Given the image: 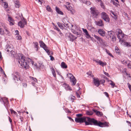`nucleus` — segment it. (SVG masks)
Returning a JSON list of instances; mask_svg holds the SVG:
<instances>
[{"mask_svg": "<svg viewBox=\"0 0 131 131\" xmlns=\"http://www.w3.org/2000/svg\"><path fill=\"white\" fill-rule=\"evenodd\" d=\"M75 121L77 123L85 122L86 125H93L101 127L108 126L107 123H103L100 122H98L95 119L91 118L88 117H83L79 118H75Z\"/></svg>", "mask_w": 131, "mask_h": 131, "instance_id": "nucleus-1", "label": "nucleus"}, {"mask_svg": "<svg viewBox=\"0 0 131 131\" xmlns=\"http://www.w3.org/2000/svg\"><path fill=\"white\" fill-rule=\"evenodd\" d=\"M18 56L19 57L18 62L20 65V67H23L26 69H28L29 66L27 63L28 61V62L31 64L32 65H34L35 66H37V64H34V62L31 59L26 58L22 54H19Z\"/></svg>", "mask_w": 131, "mask_h": 131, "instance_id": "nucleus-2", "label": "nucleus"}, {"mask_svg": "<svg viewBox=\"0 0 131 131\" xmlns=\"http://www.w3.org/2000/svg\"><path fill=\"white\" fill-rule=\"evenodd\" d=\"M6 50L7 52H9L10 56L15 57L16 54L14 51V49L12 45H7L6 46Z\"/></svg>", "mask_w": 131, "mask_h": 131, "instance_id": "nucleus-3", "label": "nucleus"}, {"mask_svg": "<svg viewBox=\"0 0 131 131\" xmlns=\"http://www.w3.org/2000/svg\"><path fill=\"white\" fill-rule=\"evenodd\" d=\"M90 9H91V13L92 14L93 17L94 18H97L99 14V11L94 8L91 7Z\"/></svg>", "mask_w": 131, "mask_h": 131, "instance_id": "nucleus-4", "label": "nucleus"}, {"mask_svg": "<svg viewBox=\"0 0 131 131\" xmlns=\"http://www.w3.org/2000/svg\"><path fill=\"white\" fill-rule=\"evenodd\" d=\"M101 18L106 22H109L110 19L108 15L105 12H103L101 14Z\"/></svg>", "mask_w": 131, "mask_h": 131, "instance_id": "nucleus-5", "label": "nucleus"}, {"mask_svg": "<svg viewBox=\"0 0 131 131\" xmlns=\"http://www.w3.org/2000/svg\"><path fill=\"white\" fill-rule=\"evenodd\" d=\"M122 30L120 29H117L116 30V33L118 38L119 39H122L124 37V35L122 33Z\"/></svg>", "mask_w": 131, "mask_h": 131, "instance_id": "nucleus-6", "label": "nucleus"}, {"mask_svg": "<svg viewBox=\"0 0 131 131\" xmlns=\"http://www.w3.org/2000/svg\"><path fill=\"white\" fill-rule=\"evenodd\" d=\"M70 27L71 28V30L72 32L77 35H79L80 34L76 31L78 30V28L76 26H73L72 25L70 24Z\"/></svg>", "mask_w": 131, "mask_h": 131, "instance_id": "nucleus-7", "label": "nucleus"}, {"mask_svg": "<svg viewBox=\"0 0 131 131\" xmlns=\"http://www.w3.org/2000/svg\"><path fill=\"white\" fill-rule=\"evenodd\" d=\"M65 19L63 20V22L64 24L61 23L59 22L57 23V24L59 26V27L63 29L64 27H65V25L69 27V25L67 23H66L64 22Z\"/></svg>", "mask_w": 131, "mask_h": 131, "instance_id": "nucleus-8", "label": "nucleus"}, {"mask_svg": "<svg viewBox=\"0 0 131 131\" xmlns=\"http://www.w3.org/2000/svg\"><path fill=\"white\" fill-rule=\"evenodd\" d=\"M27 24V21L24 18L18 23V24L20 28H23L24 27L25 25Z\"/></svg>", "mask_w": 131, "mask_h": 131, "instance_id": "nucleus-9", "label": "nucleus"}, {"mask_svg": "<svg viewBox=\"0 0 131 131\" xmlns=\"http://www.w3.org/2000/svg\"><path fill=\"white\" fill-rule=\"evenodd\" d=\"M93 82L94 84L97 87L98 86L100 85L99 81L98 78H93Z\"/></svg>", "mask_w": 131, "mask_h": 131, "instance_id": "nucleus-10", "label": "nucleus"}, {"mask_svg": "<svg viewBox=\"0 0 131 131\" xmlns=\"http://www.w3.org/2000/svg\"><path fill=\"white\" fill-rule=\"evenodd\" d=\"M123 64H124L126 65H127L128 67L131 69V62L129 61H124L122 62Z\"/></svg>", "mask_w": 131, "mask_h": 131, "instance_id": "nucleus-11", "label": "nucleus"}, {"mask_svg": "<svg viewBox=\"0 0 131 131\" xmlns=\"http://www.w3.org/2000/svg\"><path fill=\"white\" fill-rule=\"evenodd\" d=\"M95 23L96 25L100 26H103L104 25L103 21L101 20L99 21H95Z\"/></svg>", "mask_w": 131, "mask_h": 131, "instance_id": "nucleus-12", "label": "nucleus"}, {"mask_svg": "<svg viewBox=\"0 0 131 131\" xmlns=\"http://www.w3.org/2000/svg\"><path fill=\"white\" fill-rule=\"evenodd\" d=\"M98 32L100 35L104 37L105 35V32L103 29H99Z\"/></svg>", "mask_w": 131, "mask_h": 131, "instance_id": "nucleus-13", "label": "nucleus"}, {"mask_svg": "<svg viewBox=\"0 0 131 131\" xmlns=\"http://www.w3.org/2000/svg\"><path fill=\"white\" fill-rule=\"evenodd\" d=\"M94 37L98 40L101 43H103V40L99 37L94 35Z\"/></svg>", "mask_w": 131, "mask_h": 131, "instance_id": "nucleus-14", "label": "nucleus"}, {"mask_svg": "<svg viewBox=\"0 0 131 131\" xmlns=\"http://www.w3.org/2000/svg\"><path fill=\"white\" fill-rule=\"evenodd\" d=\"M43 49L47 53L48 55H50L52 54V52L50 51V50L49 49V48L47 47V46L44 47Z\"/></svg>", "mask_w": 131, "mask_h": 131, "instance_id": "nucleus-15", "label": "nucleus"}, {"mask_svg": "<svg viewBox=\"0 0 131 131\" xmlns=\"http://www.w3.org/2000/svg\"><path fill=\"white\" fill-rule=\"evenodd\" d=\"M72 83V85H74L76 83V79L74 77H73V78H71L70 79Z\"/></svg>", "mask_w": 131, "mask_h": 131, "instance_id": "nucleus-16", "label": "nucleus"}, {"mask_svg": "<svg viewBox=\"0 0 131 131\" xmlns=\"http://www.w3.org/2000/svg\"><path fill=\"white\" fill-rule=\"evenodd\" d=\"M82 30L84 32V33L86 35V37L87 38H89L90 37V35L89 34L87 30L86 29L82 28Z\"/></svg>", "mask_w": 131, "mask_h": 131, "instance_id": "nucleus-17", "label": "nucleus"}, {"mask_svg": "<svg viewBox=\"0 0 131 131\" xmlns=\"http://www.w3.org/2000/svg\"><path fill=\"white\" fill-rule=\"evenodd\" d=\"M114 32L112 31H108L107 35L108 38L109 39L110 38H111L112 36L114 35Z\"/></svg>", "mask_w": 131, "mask_h": 131, "instance_id": "nucleus-18", "label": "nucleus"}, {"mask_svg": "<svg viewBox=\"0 0 131 131\" xmlns=\"http://www.w3.org/2000/svg\"><path fill=\"white\" fill-rule=\"evenodd\" d=\"M8 20L10 22V25H14L13 22L14 20L10 16H9Z\"/></svg>", "mask_w": 131, "mask_h": 131, "instance_id": "nucleus-19", "label": "nucleus"}, {"mask_svg": "<svg viewBox=\"0 0 131 131\" xmlns=\"http://www.w3.org/2000/svg\"><path fill=\"white\" fill-rule=\"evenodd\" d=\"M93 111L97 115L99 116H101L102 114V112H100L98 111L95 110H93Z\"/></svg>", "mask_w": 131, "mask_h": 131, "instance_id": "nucleus-20", "label": "nucleus"}, {"mask_svg": "<svg viewBox=\"0 0 131 131\" xmlns=\"http://www.w3.org/2000/svg\"><path fill=\"white\" fill-rule=\"evenodd\" d=\"M80 1L83 2V3L86 4V5H90L91 4V3L87 0H79Z\"/></svg>", "mask_w": 131, "mask_h": 131, "instance_id": "nucleus-21", "label": "nucleus"}, {"mask_svg": "<svg viewBox=\"0 0 131 131\" xmlns=\"http://www.w3.org/2000/svg\"><path fill=\"white\" fill-rule=\"evenodd\" d=\"M56 10V12L58 13V14H61V15H63V13L61 11L60 9L57 7H56L55 8Z\"/></svg>", "mask_w": 131, "mask_h": 131, "instance_id": "nucleus-22", "label": "nucleus"}, {"mask_svg": "<svg viewBox=\"0 0 131 131\" xmlns=\"http://www.w3.org/2000/svg\"><path fill=\"white\" fill-rule=\"evenodd\" d=\"M77 38V37H75L72 34L71 35V36H70V37L69 38V39L70 41H73L74 40L76 39Z\"/></svg>", "mask_w": 131, "mask_h": 131, "instance_id": "nucleus-23", "label": "nucleus"}, {"mask_svg": "<svg viewBox=\"0 0 131 131\" xmlns=\"http://www.w3.org/2000/svg\"><path fill=\"white\" fill-rule=\"evenodd\" d=\"M15 6L16 8H18L20 6V3L18 1H17L15 2Z\"/></svg>", "mask_w": 131, "mask_h": 131, "instance_id": "nucleus-24", "label": "nucleus"}, {"mask_svg": "<svg viewBox=\"0 0 131 131\" xmlns=\"http://www.w3.org/2000/svg\"><path fill=\"white\" fill-rule=\"evenodd\" d=\"M63 86L64 87L65 89L67 90H71L70 87L69 86V85L67 84H64L63 85Z\"/></svg>", "mask_w": 131, "mask_h": 131, "instance_id": "nucleus-25", "label": "nucleus"}, {"mask_svg": "<svg viewBox=\"0 0 131 131\" xmlns=\"http://www.w3.org/2000/svg\"><path fill=\"white\" fill-rule=\"evenodd\" d=\"M61 66L63 68L66 69L67 67V66L64 62H62L61 64Z\"/></svg>", "mask_w": 131, "mask_h": 131, "instance_id": "nucleus-26", "label": "nucleus"}, {"mask_svg": "<svg viewBox=\"0 0 131 131\" xmlns=\"http://www.w3.org/2000/svg\"><path fill=\"white\" fill-rule=\"evenodd\" d=\"M51 70L53 76L55 77H56V72L54 69L53 67L51 68Z\"/></svg>", "mask_w": 131, "mask_h": 131, "instance_id": "nucleus-27", "label": "nucleus"}, {"mask_svg": "<svg viewBox=\"0 0 131 131\" xmlns=\"http://www.w3.org/2000/svg\"><path fill=\"white\" fill-rule=\"evenodd\" d=\"M39 43L40 44V46L43 48L46 46L44 43L42 41H40L39 42Z\"/></svg>", "mask_w": 131, "mask_h": 131, "instance_id": "nucleus-28", "label": "nucleus"}, {"mask_svg": "<svg viewBox=\"0 0 131 131\" xmlns=\"http://www.w3.org/2000/svg\"><path fill=\"white\" fill-rule=\"evenodd\" d=\"M1 100L4 103V104H7L8 103L7 99L5 97L2 98L1 99Z\"/></svg>", "mask_w": 131, "mask_h": 131, "instance_id": "nucleus-29", "label": "nucleus"}, {"mask_svg": "<svg viewBox=\"0 0 131 131\" xmlns=\"http://www.w3.org/2000/svg\"><path fill=\"white\" fill-rule=\"evenodd\" d=\"M115 52L118 54L119 55L120 54V51L119 49L117 47H115Z\"/></svg>", "mask_w": 131, "mask_h": 131, "instance_id": "nucleus-30", "label": "nucleus"}, {"mask_svg": "<svg viewBox=\"0 0 131 131\" xmlns=\"http://www.w3.org/2000/svg\"><path fill=\"white\" fill-rule=\"evenodd\" d=\"M69 100L73 102V100L75 99V97L73 96L72 95L69 97Z\"/></svg>", "mask_w": 131, "mask_h": 131, "instance_id": "nucleus-31", "label": "nucleus"}, {"mask_svg": "<svg viewBox=\"0 0 131 131\" xmlns=\"http://www.w3.org/2000/svg\"><path fill=\"white\" fill-rule=\"evenodd\" d=\"M13 78L14 80L16 82L17 81H18L19 80H20L18 79V77L16 76V75H14Z\"/></svg>", "mask_w": 131, "mask_h": 131, "instance_id": "nucleus-32", "label": "nucleus"}, {"mask_svg": "<svg viewBox=\"0 0 131 131\" xmlns=\"http://www.w3.org/2000/svg\"><path fill=\"white\" fill-rule=\"evenodd\" d=\"M110 84L112 86V88H114V86L116 87L115 85L113 82L111 80H110Z\"/></svg>", "mask_w": 131, "mask_h": 131, "instance_id": "nucleus-33", "label": "nucleus"}, {"mask_svg": "<svg viewBox=\"0 0 131 131\" xmlns=\"http://www.w3.org/2000/svg\"><path fill=\"white\" fill-rule=\"evenodd\" d=\"M33 43L34 44L35 47L37 48L36 50H38V43L36 42H33Z\"/></svg>", "mask_w": 131, "mask_h": 131, "instance_id": "nucleus-34", "label": "nucleus"}, {"mask_svg": "<svg viewBox=\"0 0 131 131\" xmlns=\"http://www.w3.org/2000/svg\"><path fill=\"white\" fill-rule=\"evenodd\" d=\"M67 77L69 78L70 79L71 78H73V77H74L72 74L70 73H69L67 74Z\"/></svg>", "mask_w": 131, "mask_h": 131, "instance_id": "nucleus-35", "label": "nucleus"}, {"mask_svg": "<svg viewBox=\"0 0 131 131\" xmlns=\"http://www.w3.org/2000/svg\"><path fill=\"white\" fill-rule=\"evenodd\" d=\"M14 75H16V76H17V77H18V78L19 80H20V81H21V80L20 79V75L19 73L18 72H16L15 74Z\"/></svg>", "mask_w": 131, "mask_h": 131, "instance_id": "nucleus-36", "label": "nucleus"}, {"mask_svg": "<svg viewBox=\"0 0 131 131\" xmlns=\"http://www.w3.org/2000/svg\"><path fill=\"white\" fill-rule=\"evenodd\" d=\"M54 29H56L57 30V31H58L60 32V29L58 28L56 26H55L54 25ZM62 34L61 33H60V34Z\"/></svg>", "mask_w": 131, "mask_h": 131, "instance_id": "nucleus-37", "label": "nucleus"}, {"mask_svg": "<svg viewBox=\"0 0 131 131\" xmlns=\"http://www.w3.org/2000/svg\"><path fill=\"white\" fill-rule=\"evenodd\" d=\"M93 112L92 111H88L86 112V113L87 114L89 115H91L93 114Z\"/></svg>", "mask_w": 131, "mask_h": 131, "instance_id": "nucleus-38", "label": "nucleus"}, {"mask_svg": "<svg viewBox=\"0 0 131 131\" xmlns=\"http://www.w3.org/2000/svg\"><path fill=\"white\" fill-rule=\"evenodd\" d=\"M122 72L124 74L127 75L128 74L126 71V68H124V69L122 71Z\"/></svg>", "mask_w": 131, "mask_h": 131, "instance_id": "nucleus-39", "label": "nucleus"}, {"mask_svg": "<svg viewBox=\"0 0 131 131\" xmlns=\"http://www.w3.org/2000/svg\"><path fill=\"white\" fill-rule=\"evenodd\" d=\"M10 111L12 114H14L15 115H17V113L12 109H10Z\"/></svg>", "mask_w": 131, "mask_h": 131, "instance_id": "nucleus-40", "label": "nucleus"}, {"mask_svg": "<svg viewBox=\"0 0 131 131\" xmlns=\"http://www.w3.org/2000/svg\"><path fill=\"white\" fill-rule=\"evenodd\" d=\"M46 10L49 12H51V7L49 6H47L46 7Z\"/></svg>", "mask_w": 131, "mask_h": 131, "instance_id": "nucleus-41", "label": "nucleus"}, {"mask_svg": "<svg viewBox=\"0 0 131 131\" xmlns=\"http://www.w3.org/2000/svg\"><path fill=\"white\" fill-rule=\"evenodd\" d=\"M98 64L102 66H103L104 64V63L101 61L100 60H99V61Z\"/></svg>", "mask_w": 131, "mask_h": 131, "instance_id": "nucleus-42", "label": "nucleus"}, {"mask_svg": "<svg viewBox=\"0 0 131 131\" xmlns=\"http://www.w3.org/2000/svg\"><path fill=\"white\" fill-rule=\"evenodd\" d=\"M72 34L69 32H68L66 34V37H68L69 38L70 37V36Z\"/></svg>", "mask_w": 131, "mask_h": 131, "instance_id": "nucleus-43", "label": "nucleus"}, {"mask_svg": "<svg viewBox=\"0 0 131 131\" xmlns=\"http://www.w3.org/2000/svg\"><path fill=\"white\" fill-rule=\"evenodd\" d=\"M111 39L113 41H115L116 40V38L115 36L113 35L111 37Z\"/></svg>", "mask_w": 131, "mask_h": 131, "instance_id": "nucleus-44", "label": "nucleus"}, {"mask_svg": "<svg viewBox=\"0 0 131 131\" xmlns=\"http://www.w3.org/2000/svg\"><path fill=\"white\" fill-rule=\"evenodd\" d=\"M112 3L113 4L115 5V6H118V3H116V2H115L114 1H112Z\"/></svg>", "mask_w": 131, "mask_h": 131, "instance_id": "nucleus-45", "label": "nucleus"}, {"mask_svg": "<svg viewBox=\"0 0 131 131\" xmlns=\"http://www.w3.org/2000/svg\"><path fill=\"white\" fill-rule=\"evenodd\" d=\"M124 45L126 46L130 47V43L129 42H126L125 43Z\"/></svg>", "mask_w": 131, "mask_h": 131, "instance_id": "nucleus-46", "label": "nucleus"}, {"mask_svg": "<svg viewBox=\"0 0 131 131\" xmlns=\"http://www.w3.org/2000/svg\"><path fill=\"white\" fill-rule=\"evenodd\" d=\"M99 82L100 83V84H103L105 82V81L103 79L99 81Z\"/></svg>", "mask_w": 131, "mask_h": 131, "instance_id": "nucleus-47", "label": "nucleus"}, {"mask_svg": "<svg viewBox=\"0 0 131 131\" xmlns=\"http://www.w3.org/2000/svg\"><path fill=\"white\" fill-rule=\"evenodd\" d=\"M16 39L17 40H20L21 39V37L20 36L18 35L16 37Z\"/></svg>", "mask_w": 131, "mask_h": 131, "instance_id": "nucleus-48", "label": "nucleus"}, {"mask_svg": "<svg viewBox=\"0 0 131 131\" xmlns=\"http://www.w3.org/2000/svg\"><path fill=\"white\" fill-rule=\"evenodd\" d=\"M4 34V32L2 29L0 28V34L2 35H3Z\"/></svg>", "mask_w": 131, "mask_h": 131, "instance_id": "nucleus-49", "label": "nucleus"}, {"mask_svg": "<svg viewBox=\"0 0 131 131\" xmlns=\"http://www.w3.org/2000/svg\"><path fill=\"white\" fill-rule=\"evenodd\" d=\"M100 3V5L101 7L103 8V9H104L105 7L104 5H103L102 2V1Z\"/></svg>", "mask_w": 131, "mask_h": 131, "instance_id": "nucleus-50", "label": "nucleus"}, {"mask_svg": "<svg viewBox=\"0 0 131 131\" xmlns=\"http://www.w3.org/2000/svg\"><path fill=\"white\" fill-rule=\"evenodd\" d=\"M4 6L5 8H6L8 7V4L6 3H4Z\"/></svg>", "mask_w": 131, "mask_h": 131, "instance_id": "nucleus-51", "label": "nucleus"}, {"mask_svg": "<svg viewBox=\"0 0 131 131\" xmlns=\"http://www.w3.org/2000/svg\"><path fill=\"white\" fill-rule=\"evenodd\" d=\"M110 12H111V14H113V15L114 16H115V17L116 16V14L114 12H113V11H110Z\"/></svg>", "mask_w": 131, "mask_h": 131, "instance_id": "nucleus-52", "label": "nucleus"}, {"mask_svg": "<svg viewBox=\"0 0 131 131\" xmlns=\"http://www.w3.org/2000/svg\"><path fill=\"white\" fill-rule=\"evenodd\" d=\"M76 93L77 96V97L78 98H79V99H80V96L79 94L77 92H76Z\"/></svg>", "mask_w": 131, "mask_h": 131, "instance_id": "nucleus-53", "label": "nucleus"}, {"mask_svg": "<svg viewBox=\"0 0 131 131\" xmlns=\"http://www.w3.org/2000/svg\"><path fill=\"white\" fill-rule=\"evenodd\" d=\"M127 85H128V88H129L130 91L131 92V85L129 83H127Z\"/></svg>", "mask_w": 131, "mask_h": 131, "instance_id": "nucleus-54", "label": "nucleus"}, {"mask_svg": "<svg viewBox=\"0 0 131 131\" xmlns=\"http://www.w3.org/2000/svg\"><path fill=\"white\" fill-rule=\"evenodd\" d=\"M106 53H108V55L109 56H112V54H111V53H110L109 51L108 50H106Z\"/></svg>", "mask_w": 131, "mask_h": 131, "instance_id": "nucleus-55", "label": "nucleus"}, {"mask_svg": "<svg viewBox=\"0 0 131 131\" xmlns=\"http://www.w3.org/2000/svg\"><path fill=\"white\" fill-rule=\"evenodd\" d=\"M119 41L121 43L124 42V41L122 39H119Z\"/></svg>", "mask_w": 131, "mask_h": 131, "instance_id": "nucleus-56", "label": "nucleus"}, {"mask_svg": "<svg viewBox=\"0 0 131 131\" xmlns=\"http://www.w3.org/2000/svg\"><path fill=\"white\" fill-rule=\"evenodd\" d=\"M8 118H9V121L10 122V123H11V124L12 125V120L10 118V117L9 116H8Z\"/></svg>", "mask_w": 131, "mask_h": 131, "instance_id": "nucleus-57", "label": "nucleus"}, {"mask_svg": "<svg viewBox=\"0 0 131 131\" xmlns=\"http://www.w3.org/2000/svg\"><path fill=\"white\" fill-rule=\"evenodd\" d=\"M50 59L51 60H54V57L51 55H50Z\"/></svg>", "mask_w": 131, "mask_h": 131, "instance_id": "nucleus-58", "label": "nucleus"}, {"mask_svg": "<svg viewBox=\"0 0 131 131\" xmlns=\"http://www.w3.org/2000/svg\"><path fill=\"white\" fill-rule=\"evenodd\" d=\"M104 94H105V95L107 97H108L109 96V95L108 94V93L106 92H104Z\"/></svg>", "mask_w": 131, "mask_h": 131, "instance_id": "nucleus-59", "label": "nucleus"}, {"mask_svg": "<svg viewBox=\"0 0 131 131\" xmlns=\"http://www.w3.org/2000/svg\"><path fill=\"white\" fill-rule=\"evenodd\" d=\"M32 79L33 80H34V82L36 83V82H37V80L36 79L34 78H32Z\"/></svg>", "mask_w": 131, "mask_h": 131, "instance_id": "nucleus-60", "label": "nucleus"}, {"mask_svg": "<svg viewBox=\"0 0 131 131\" xmlns=\"http://www.w3.org/2000/svg\"><path fill=\"white\" fill-rule=\"evenodd\" d=\"M23 85L24 87H26L27 86V85L26 83H24L23 84Z\"/></svg>", "mask_w": 131, "mask_h": 131, "instance_id": "nucleus-61", "label": "nucleus"}, {"mask_svg": "<svg viewBox=\"0 0 131 131\" xmlns=\"http://www.w3.org/2000/svg\"><path fill=\"white\" fill-rule=\"evenodd\" d=\"M100 60H93V61H95V62H96L97 63H98L99 62V61Z\"/></svg>", "mask_w": 131, "mask_h": 131, "instance_id": "nucleus-62", "label": "nucleus"}, {"mask_svg": "<svg viewBox=\"0 0 131 131\" xmlns=\"http://www.w3.org/2000/svg\"><path fill=\"white\" fill-rule=\"evenodd\" d=\"M104 73L105 75L107 76L108 77L109 76V75L107 73L105 72Z\"/></svg>", "mask_w": 131, "mask_h": 131, "instance_id": "nucleus-63", "label": "nucleus"}, {"mask_svg": "<svg viewBox=\"0 0 131 131\" xmlns=\"http://www.w3.org/2000/svg\"><path fill=\"white\" fill-rule=\"evenodd\" d=\"M6 33L7 35H8V36L9 35L10 32L9 31H7V32H6Z\"/></svg>", "mask_w": 131, "mask_h": 131, "instance_id": "nucleus-64", "label": "nucleus"}]
</instances>
